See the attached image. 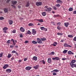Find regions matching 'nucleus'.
Masks as SVG:
<instances>
[{"label": "nucleus", "instance_id": "obj_21", "mask_svg": "<svg viewBox=\"0 0 76 76\" xmlns=\"http://www.w3.org/2000/svg\"><path fill=\"white\" fill-rule=\"evenodd\" d=\"M48 63H51V58H48Z\"/></svg>", "mask_w": 76, "mask_h": 76}, {"label": "nucleus", "instance_id": "obj_22", "mask_svg": "<svg viewBox=\"0 0 76 76\" xmlns=\"http://www.w3.org/2000/svg\"><path fill=\"white\" fill-rule=\"evenodd\" d=\"M4 11L5 13H7L8 12V9L7 8H4Z\"/></svg>", "mask_w": 76, "mask_h": 76}, {"label": "nucleus", "instance_id": "obj_36", "mask_svg": "<svg viewBox=\"0 0 76 76\" xmlns=\"http://www.w3.org/2000/svg\"><path fill=\"white\" fill-rule=\"evenodd\" d=\"M41 40L42 41H45L46 40V39L45 38H41Z\"/></svg>", "mask_w": 76, "mask_h": 76}, {"label": "nucleus", "instance_id": "obj_41", "mask_svg": "<svg viewBox=\"0 0 76 76\" xmlns=\"http://www.w3.org/2000/svg\"><path fill=\"white\" fill-rule=\"evenodd\" d=\"M69 11H73V9L72 8H70L69 9Z\"/></svg>", "mask_w": 76, "mask_h": 76}, {"label": "nucleus", "instance_id": "obj_40", "mask_svg": "<svg viewBox=\"0 0 76 76\" xmlns=\"http://www.w3.org/2000/svg\"><path fill=\"white\" fill-rule=\"evenodd\" d=\"M57 29H58V30H60L61 29V27H60V26H58L57 27Z\"/></svg>", "mask_w": 76, "mask_h": 76}, {"label": "nucleus", "instance_id": "obj_3", "mask_svg": "<svg viewBox=\"0 0 76 76\" xmlns=\"http://www.w3.org/2000/svg\"><path fill=\"white\" fill-rule=\"evenodd\" d=\"M37 42L39 44H42V41L41 40V39H40L39 38H37Z\"/></svg>", "mask_w": 76, "mask_h": 76}, {"label": "nucleus", "instance_id": "obj_9", "mask_svg": "<svg viewBox=\"0 0 76 76\" xmlns=\"http://www.w3.org/2000/svg\"><path fill=\"white\" fill-rule=\"evenodd\" d=\"M38 67H39V65H37L35 66H33V68L35 69V70H37V69H38Z\"/></svg>", "mask_w": 76, "mask_h": 76}, {"label": "nucleus", "instance_id": "obj_56", "mask_svg": "<svg viewBox=\"0 0 76 76\" xmlns=\"http://www.w3.org/2000/svg\"><path fill=\"white\" fill-rule=\"evenodd\" d=\"M10 48H13V46L12 45H11L10 46Z\"/></svg>", "mask_w": 76, "mask_h": 76}, {"label": "nucleus", "instance_id": "obj_17", "mask_svg": "<svg viewBox=\"0 0 76 76\" xmlns=\"http://www.w3.org/2000/svg\"><path fill=\"white\" fill-rule=\"evenodd\" d=\"M9 21L10 25H12V24H13V21L12 20H9Z\"/></svg>", "mask_w": 76, "mask_h": 76}, {"label": "nucleus", "instance_id": "obj_27", "mask_svg": "<svg viewBox=\"0 0 76 76\" xmlns=\"http://www.w3.org/2000/svg\"><path fill=\"white\" fill-rule=\"evenodd\" d=\"M67 52V50H64L63 51L62 53L63 54H65V53H66Z\"/></svg>", "mask_w": 76, "mask_h": 76}, {"label": "nucleus", "instance_id": "obj_54", "mask_svg": "<svg viewBox=\"0 0 76 76\" xmlns=\"http://www.w3.org/2000/svg\"><path fill=\"white\" fill-rule=\"evenodd\" d=\"M3 32L5 33V34L7 33V31L6 30H4Z\"/></svg>", "mask_w": 76, "mask_h": 76}, {"label": "nucleus", "instance_id": "obj_45", "mask_svg": "<svg viewBox=\"0 0 76 76\" xmlns=\"http://www.w3.org/2000/svg\"><path fill=\"white\" fill-rule=\"evenodd\" d=\"M20 38H23V35L22 34H20Z\"/></svg>", "mask_w": 76, "mask_h": 76}, {"label": "nucleus", "instance_id": "obj_55", "mask_svg": "<svg viewBox=\"0 0 76 76\" xmlns=\"http://www.w3.org/2000/svg\"><path fill=\"white\" fill-rule=\"evenodd\" d=\"M53 43L54 44H55V45H57V42H54Z\"/></svg>", "mask_w": 76, "mask_h": 76}, {"label": "nucleus", "instance_id": "obj_35", "mask_svg": "<svg viewBox=\"0 0 76 76\" xmlns=\"http://www.w3.org/2000/svg\"><path fill=\"white\" fill-rule=\"evenodd\" d=\"M53 9L54 10H57V8L56 7V6H53Z\"/></svg>", "mask_w": 76, "mask_h": 76}, {"label": "nucleus", "instance_id": "obj_5", "mask_svg": "<svg viewBox=\"0 0 76 76\" xmlns=\"http://www.w3.org/2000/svg\"><path fill=\"white\" fill-rule=\"evenodd\" d=\"M40 29L42 30V31H47V29L43 27H41Z\"/></svg>", "mask_w": 76, "mask_h": 76}, {"label": "nucleus", "instance_id": "obj_64", "mask_svg": "<svg viewBox=\"0 0 76 76\" xmlns=\"http://www.w3.org/2000/svg\"><path fill=\"white\" fill-rule=\"evenodd\" d=\"M26 60H27V58H25L24 59V61H26Z\"/></svg>", "mask_w": 76, "mask_h": 76}, {"label": "nucleus", "instance_id": "obj_24", "mask_svg": "<svg viewBox=\"0 0 76 76\" xmlns=\"http://www.w3.org/2000/svg\"><path fill=\"white\" fill-rule=\"evenodd\" d=\"M42 14L43 16H45L46 15V12H43L42 13Z\"/></svg>", "mask_w": 76, "mask_h": 76}, {"label": "nucleus", "instance_id": "obj_37", "mask_svg": "<svg viewBox=\"0 0 76 76\" xmlns=\"http://www.w3.org/2000/svg\"><path fill=\"white\" fill-rule=\"evenodd\" d=\"M59 59H60V58H59L58 57H55V60H59Z\"/></svg>", "mask_w": 76, "mask_h": 76}, {"label": "nucleus", "instance_id": "obj_57", "mask_svg": "<svg viewBox=\"0 0 76 76\" xmlns=\"http://www.w3.org/2000/svg\"><path fill=\"white\" fill-rule=\"evenodd\" d=\"M73 13L75 15V14H76V11H74L73 12Z\"/></svg>", "mask_w": 76, "mask_h": 76}, {"label": "nucleus", "instance_id": "obj_26", "mask_svg": "<svg viewBox=\"0 0 76 76\" xmlns=\"http://www.w3.org/2000/svg\"><path fill=\"white\" fill-rule=\"evenodd\" d=\"M32 43L33 44H37V42L36 41H35L34 40L32 42Z\"/></svg>", "mask_w": 76, "mask_h": 76}, {"label": "nucleus", "instance_id": "obj_32", "mask_svg": "<svg viewBox=\"0 0 76 76\" xmlns=\"http://www.w3.org/2000/svg\"><path fill=\"white\" fill-rule=\"evenodd\" d=\"M37 32V31H32V34L33 35H35L36 34V33Z\"/></svg>", "mask_w": 76, "mask_h": 76}, {"label": "nucleus", "instance_id": "obj_14", "mask_svg": "<svg viewBox=\"0 0 76 76\" xmlns=\"http://www.w3.org/2000/svg\"><path fill=\"white\" fill-rule=\"evenodd\" d=\"M29 1H28L26 2V7H29Z\"/></svg>", "mask_w": 76, "mask_h": 76}, {"label": "nucleus", "instance_id": "obj_29", "mask_svg": "<svg viewBox=\"0 0 76 76\" xmlns=\"http://www.w3.org/2000/svg\"><path fill=\"white\" fill-rule=\"evenodd\" d=\"M59 70L58 69L53 70V72H56V73H57V72H59Z\"/></svg>", "mask_w": 76, "mask_h": 76}, {"label": "nucleus", "instance_id": "obj_6", "mask_svg": "<svg viewBox=\"0 0 76 76\" xmlns=\"http://www.w3.org/2000/svg\"><path fill=\"white\" fill-rule=\"evenodd\" d=\"M31 68V66H27L26 67L25 69L26 70H30Z\"/></svg>", "mask_w": 76, "mask_h": 76}, {"label": "nucleus", "instance_id": "obj_52", "mask_svg": "<svg viewBox=\"0 0 76 76\" xmlns=\"http://www.w3.org/2000/svg\"><path fill=\"white\" fill-rule=\"evenodd\" d=\"M24 43H25V44H27V43H28V41L27 40H26V41H25Z\"/></svg>", "mask_w": 76, "mask_h": 76}, {"label": "nucleus", "instance_id": "obj_25", "mask_svg": "<svg viewBox=\"0 0 76 76\" xmlns=\"http://www.w3.org/2000/svg\"><path fill=\"white\" fill-rule=\"evenodd\" d=\"M61 22H58L56 23V25L58 26H60V25H61Z\"/></svg>", "mask_w": 76, "mask_h": 76}, {"label": "nucleus", "instance_id": "obj_58", "mask_svg": "<svg viewBox=\"0 0 76 76\" xmlns=\"http://www.w3.org/2000/svg\"><path fill=\"white\" fill-rule=\"evenodd\" d=\"M51 54H52V55H54V52H51Z\"/></svg>", "mask_w": 76, "mask_h": 76}, {"label": "nucleus", "instance_id": "obj_43", "mask_svg": "<svg viewBox=\"0 0 76 76\" xmlns=\"http://www.w3.org/2000/svg\"><path fill=\"white\" fill-rule=\"evenodd\" d=\"M12 33H16V30L15 29H14L12 31Z\"/></svg>", "mask_w": 76, "mask_h": 76}, {"label": "nucleus", "instance_id": "obj_49", "mask_svg": "<svg viewBox=\"0 0 76 76\" xmlns=\"http://www.w3.org/2000/svg\"><path fill=\"white\" fill-rule=\"evenodd\" d=\"M18 61V63H22V61L21 60H19Z\"/></svg>", "mask_w": 76, "mask_h": 76}, {"label": "nucleus", "instance_id": "obj_33", "mask_svg": "<svg viewBox=\"0 0 76 76\" xmlns=\"http://www.w3.org/2000/svg\"><path fill=\"white\" fill-rule=\"evenodd\" d=\"M57 7H60V4H57L55 5Z\"/></svg>", "mask_w": 76, "mask_h": 76}, {"label": "nucleus", "instance_id": "obj_47", "mask_svg": "<svg viewBox=\"0 0 76 76\" xmlns=\"http://www.w3.org/2000/svg\"><path fill=\"white\" fill-rule=\"evenodd\" d=\"M42 63L43 64H45V61L44 60H43L42 61Z\"/></svg>", "mask_w": 76, "mask_h": 76}, {"label": "nucleus", "instance_id": "obj_59", "mask_svg": "<svg viewBox=\"0 0 76 76\" xmlns=\"http://www.w3.org/2000/svg\"><path fill=\"white\" fill-rule=\"evenodd\" d=\"M11 0H7V3H9V1H10Z\"/></svg>", "mask_w": 76, "mask_h": 76}, {"label": "nucleus", "instance_id": "obj_2", "mask_svg": "<svg viewBox=\"0 0 76 76\" xmlns=\"http://www.w3.org/2000/svg\"><path fill=\"white\" fill-rule=\"evenodd\" d=\"M45 11L46 12H48L49 13L50 12H51V10H52V8L50 7H48V9H44Z\"/></svg>", "mask_w": 76, "mask_h": 76}, {"label": "nucleus", "instance_id": "obj_63", "mask_svg": "<svg viewBox=\"0 0 76 76\" xmlns=\"http://www.w3.org/2000/svg\"><path fill=\"white\" fill-rule=\"evenodd\" d=\"M13 43V44L14 45H16V43H15V41H14V42H12Z\"/></svg>", "mask_w": 76, "mask_h": 76}, {"label": "nucleus", "instance_id": "obj_42", "mask_svg": "<svg viewBox=\"0 0 76 76\" xmlns=\"http://www.w3.org/2000/svg\"><path fill=\"white\" fill-rule=\"evenodd\" d=\"M3 53L1 52V53H0V57H1L3 56Z\"/></svg>", "mask_w": 76, "mask_h": 76}, {"label": "nucleus", "instance_id": "obj_50", "mask_svg": "<svg viewBox=\"0 0 76 76\" xmlns=\"http://www.w3.org/2000/svg\"><path fill=\"white\" fill-rule=\"evenodd\" d=\"M11 6H12V7H14V9H15L16 8V7H15V5H12Z\"/></svg>", "mask_w": 76, "mask_h": 76}, {"label": "nucleus", "instance_id": "obj_60", "mask_svg": "<svg viewBox=\"0 0 76 76\" xmlns=\"http://www.w3.org/2000/svg\"><path fill=\"white\" fill-rule=\"evenodd\" d=\"M14 59H15V58H14V57H12L11 59V60H14Z\"/></svg>", "mask_w": 76, "mask_h": 76}, {"label": "nucleus", "instance_id": "obj_19", "mask_svg": "<svg viewBox=\"0 0 76 76\" xmlns=\"http://www.w3.org/2000/svg\"><path fill=\"white\" fill-rule=\"evenodd\" d=\"M58 17H60V15H54L53 17L54 18H58Z\"/></svg>", "mask_w": 76, "mask_h": 76}, {"label": "nucleus", "instance_id": "obj_30", "mask_svg": "<svg viewBox=\"0 0 76 76\" xmlns=\"http://www.w3.org/2000/svg\"><path fill=\"white\" fill-rule=\"evenodd\" d=\"M12 57V54H8V56L7 57V58H10Z\"/></svg>", "mask_w": 76, "mask_h": 76}, {"label": "nucleus", "instance_id": "obj_1", "mask_svg": "<svg viewBox=\"0 0 76 76\" xmlns=\"http://www.w3.org/2000/svg\"><path fill=\"white\" fill-rule=\"evenodd\" d=\"M75 62H76V60H72L70 63V65L72 68L76 67V65L74 64Z\"/></svg>", "mask_w": 76, "mask_h": 76}, {"label": "nucleus", "instance_id": "obj_53", "mask_svg": "<svg viewBox=\"0 0 76 76\" xmlns=\"http://www.w3.org/2000/svg\"><path fill=\"white\" fill-rule=\"evenodd\" d=\"M51 45L53 46V47H56V45L54 44H52Z\"/></svg>", "mask_w": 76, "mask_h": 76}, {"label": "nucleus", "instance_id": "obj_34", "mask_svg": "<svg viewBox=\"0 0 76 76\" xmlns=\"http://www.w3.org/2000/svg\"><path fill=\"white\" fill-rule=\"evenodd\" d=\"M68 37L69 38H72L73 36L72 35H68Z\"/></svg>", "mask_w": 76, "mask_h": 76}, {"label": "nucleus", "instance_id": "obj_16", "mask_svg": "<svg viewBox=\"0 0 76 76\" xmlns=\"http://www.w3.org/2000/svg\"><path fill=\"white\" fill-rule=\"evenodd\" d=\"M37 21H39V22L40 23H42V22H44L42 19H37Z\"/></svg>", "mask_w": 76, "mask_h": 76}, {"label": "nucleus", "instance_id": "obj_4", "mask_svg": "<svg viewBox=\"0 0 76 76\" xmlns=\"http://www.w3.org/2000/svg\"><path fill=\"white\" fill-rule=\"evenodd\" d=\"M36 5L37 6H41L42 5V2H36Z\"/></svg>", "mask_w": 76, "mask_h": 76}, {"label": "nucleus", "instance_id": "obj_31", "mask_svg": "<svg viewBox=\"0 0 76 76\" xmlns=\"http://www.w3.org/2000/svg\"><path fill=\"white\" fill-rule=\"evenodd\" d=\"M57 34L58 35H63V33L58 32L57 33Z\"/></svg>", "mask_w": 76, "mask_h": 76}, {"label": "nucleus", "instance_id": "obj_61", "mask_svg": "<svg viewBox=\"0 0 76 76\" xmlns=\"http://www.w3.org/2000/svg\"><path fill=\"white\" fill-rule=\"evenodd\" d=\"M18 8H19V9H20L21 7V6H20V5H18Z\"/></svg>", "mask_w": 76, "mask_h": 76}, {"label": "nucleus", "instance_id": "obj_51", "mask_svg": "<svg viewBox=\"0 0 76 76\" xmlns=\"http://www.w3.org/2000/svg\"><path fill=\"white\" fill-rule=\"evenodd\" d=\"M66 58H62V60L64 61V60H66Z\"/></svg>", "mask_w": 76, "mask_h": 76}, {"label": "nucleus", "instance_id": "obj_7", "mask_svg": "<svg viewBox=\"0 0 76 76\" xmlns=\"http://www.w3.org/2000/svg\"><path fill=\"white\" fill-rule=\"evenodd\" d=\"M20 31L23 32H25V29H24V28H23L22 27H21L20 29Z\"/></svg>", "mask_w": 76, "mask_h": 76}, {"label": "nucleus", "instance_id": "obj_46", "mask_svg": "<svg viewBox=\"0 0 76 76\" xmlns=\"http://www.w3.org/2000/svg\"><path fill=\"white\" fill-rule=\"evenodd\" d=\"M73 40L74 41H76V37H75L73 39Z\"/></svg>", "mask_w": 76, "mask_h": 76}, {"label": "nucleus", "instance_id": "obj_10", "mask_svg": "<svg viewBox=\"0 0 76 76\" xmlns=\"http://www.w3.org/2000/svg\"><path fill=\"white\" fill-rule=\"evenodd\" d=\"M56 2L57 3H58L59 4H61L63 3V1H61L60 0H57Z\"/></svg>", "mask_w": 76, "mask_h": 76}, {"label": "nucleus", "instance_id": "obj_13", "mask_svg": "<svg viewBox=\"0 0 76 76\" xmlns=\"http://www.w3.org/2000/svg\"><path fill=\"white\" fill-rule=\"evenodd\" d=\"M9 66V65L7 64H5L4 66L3 67V69H6Z\"/></svg>", "mask_w": 76, "mask_h": 76}, {"label": "nucleus", "instance_id": "obj_38", "mask_svg": "<svg viewBox=\"0 0 76 76\" xmlns=\"http://www.w3.org/2000/svg\"><path fill=\"white\" fill-rule=\"evenodd\" d=\"M7 44H10V40H9L7 42Z\"/></svg>", "mask_w": 76, "mask_h": 76}, {"label": "nucleus", "instance_id": "obj_28", "mask_svg": "<svg viewBox=\"0 0 76 76\" xmlns=\"http://www.w3.org/2000/svg\"><path fill=\"white\" fill-rule=\"evenodd\" d=\"M8 30V28L6 27H4L3 29V31Z\"/></svg>", "mask_w": 76, "mask_h": 76}, {"label": "nucleus", "instance_id": "obj_62", "mask_svg": "<svg viewBox=\"0 0 76 76\" xmlns=\"http://www.w3.org/2000/svg\"><path fill=\"white\" fill-rule=\"evenodd\" d=\"M57 75V74L56 73L54 72L53 73V75Z\"/></svg>", "mask_w": 76, "mask_h": 76}, {"label": "nucleus", "instance_id": "obj_39", "mask_svg": "<svg viewBox=\"0 0 76 76\" xmlns=\"http://www.w3.org/2000/svg\"><path fill=\"white\" fill-rule=\"evenodd\" d=\"M34 25V24L32 23H30L28 24V26H33Z\"/></svg>", "mask_w": 76, "mask_h": 76}, {"label": "nucleus", "instance_id": "obj_20", "mask_svg": "<svg viewBox=\"0 0 76 76\" xmlns=\"http://www.w3.org/2000/svg\"><path fill=\"white\" fill-rule=\"evenodd\" d=\"M12 3L14 5V4H16V3H17V1H12Z\"/></svg>", "mask_w": 76, "mask_h": 76}, {"label": "nucleus", "instance_id": "obj_8", "mask_svg": "<svg viewBox=\"0 0 76 76\" xmlns=\"http://www.w3.org/2000/svg\"><path fill=\"white\" fill-rule=\"evenodd\" d=\"M64 47H72L71 46L69 45V44H67V43H65L64 44Z\"/></svg>", "mask_w": 76, "mask_h": 76}, {"label": "nucleus", "instance_id": "obj_15", "mask_svg": "<svg viewBox=\"0 0 76 76\" xmlns=\"http://www.w3.org/2000/svg\"><path fill=\"white\" fill-rule=\"evenodd\" d=\"M68 54L69 55H71V54H72V55H73L74 54V53L70 51H69L68 52Z\"/></svg>", "mask_w": 76, "mask_h": 76}, {"label": "nucleus", "instance_id": "obj_23", "mask_svg": "<svg viewBox=\"0 0 76 76\" xmlns=\"http://www.w3.org/2000/svg\"><path fill=\"white\" fill-rule=\"evenodd\" d=\"M33 59L34 61H37V56H34L33 57Z\"/></svg>", "mask_w": 76, "mask_h": 76}, {"label": "nucleus", "instance_id": "obj_18", "mask_svg": "<svg viewBox=\"0 0 76 76\" xmlns=\"http://www.w3.org/2000/svg\"><path fill=\"white\" fill-rule=\"evenodd\" d=\"M27 34H29V35H31V32L29 30H28L27 32L26 33V35H27Z\"/></svg>", "mask_w": 76, "mask_h": 76}, {"label": "nucleus", "instance_id": "obj_12", "mask_svg": "<svg viewBox=\"0 0 76 76\" xmlns=\"http://www.w3.org/2000/svg\"><path fill=\"white\" fill-rule=\"evenodd\" d=\"M6 72H7V73H10L11 72H12V70L10 69H7L6 70Z\"/></svg>", "mask_w": 76, "mask_h": 76}, {"label": "nucleus", "instance_id": "obj_48", "mask_svg": "<svg viewBox=\"0 0 76 76\" xmlns=\"http://www.w3.org/2000/svg\"><path fill=\"white\" fill-rule=\"evenodd\" d=\"M12 53H16V51L15 50H12Z\"/></svg>", "mask_w": 76, "mask_h": 76}, {"label": "nucleus", "instance_id": "obj_44", "mask_svg": "<svg viewBox=\"0 0 76 76\" xmlns=\"http://www.w3.org/2000/svg\"><path fill=\"white\" fill-rule=\"evenodd\" d=\"M4 19V18L3 17H0V20H3Z\"/></svg>", "mask_w": 76, "mask_h": 76}, {"label": "nucleus", "instance_id": "obj_11", "mask_svg": "<svg viewBox=\"0 0 76 76\" xmlns=\"http://www.w3.org/2000/svg\"><path fill=\"white\" fill-rule=\"evenodd\" d=\"M64 25L66 27H68V26L69 25V22L65 23Z\"/></svg>", "mask_w": 76, "mask_h": 76}]
</instances>
